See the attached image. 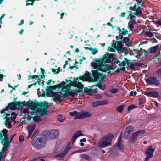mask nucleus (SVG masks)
Masks as SVG:
<instances>
[{
	"instance_id": "1",
	"label": "nucleus",
	"mask_w": 161,
	"mask_h": 161,
	"mask_svg": "<svg viewBox=\"0 0 161 161\" xmlns=\"http://www.w3.org/2000/svg\"><path fill=\"white\" fill-rule=\"evenodd\" d=\"M113 54H110L108 53L103 55L101 58H99L98 59L95 58L93 59L94 61L91 63L92 67L98 71L101 70V68L103 66V64H106L110 63L111 59L113 58Z\"/></svg>"
},
{
	"instance_id": "2",
	"label": "nucleus",
	"mask_w": 161,
	"mask_h": 161,
	"mask_svg": "<svg viewBox=\"0 0 161 161\" xmlns=\"http://www.w3.org/2000/svg\"><path fill=\"white\" fill-rule=\"evenodd\" d=\"M117 40H120L117 41L115 43H113L111 45V47L108 46V49L109 51L114 52V50L112 48L114 47V48L117 50H120L123 47L122 43H125L126 46L129 47L131 44L129 41V39L128 37H124L122 35H119L116 37Z\"/></svg>"
},
{
	"instance_id": "3",
	"label": "nucleus",
	"mask_w": 161,
	"mask_h": 161,
	"mask_svg": "<svg viewBox=\"0 0 161 161\" xmlns=\"http://www.w3.org/2000/svg\"><path fill=\"white\" fill-rule=\"evenodd\" d=\"M39 136V135H36L34 137L32 142V145L37 149L43 147L46 144L44 137H40Z\"/></svg>"
},
{
	"instance_id": "4",
	"label": "nucleus",
	"mask_w": 161,
	"mask_h": 161,
	"mask_svg": "<svg viewBox=\"0 0 161 161\" xmlns=\"http://www.w3.org/2000/svg\"><path fill=\"white\" fill-rule=\"evenodd\" d=\"M114 136L112 134H108L103 137L101 141L98 144L99 147H105L110 145L112 143V140Z\"/></svg>"
},
{
	"instance_id": "5",
	"label": "nucleus",
	"mask_w": 161,
	"mask_h": 161,
	"mask_svg": "<svg viewBox=\"0 0 161 161\" xmlns=\"http://www.w3.org/2000/svg\"><path fill=\"white\" fill-rule=\"evenodd\" d=\"M58 136L57 130H52L50 131H46L43 133V136L45 140H49L57 138Z\"/></svg>"
},
{
	"instance_id": "6",
	"label": "nucleus",
	"mask_w": 161,
	"mask_h": 161,
	"mask_svg": "<svg viewBox=\"0 0 161 161\" xmlns=\"http://www.w3.org/2000/svg\"><path fill=\"white\" fill-rule=\"evenodd\" d=\"M92 76L93 77L95 81H97L100 80L102 81L104 79L105 75L103 76V73H100L97 70H92Z\"/></svg>"
},
{
	"instance_id": "7",
	"label": "nucleus",
	"mask_w": 161,
	"mask_h": 161,
	"mask_svg": "<svg viewBox=\"0 0 161 161\" xmlns=\"http://www.w3.org/2000/svg\"><path fill=\"white\" fill-rule=\"evenodd\" d=\"M155 149L152 148V146H150L147 148L145 152L146 158H145V161H148L153 155Z\"/></svg>"
},
{
	"instance_id": "8",
	"label": "nucleus",
	"mask_w": 161,
	"mask_h": 161,
	"mask_svg": "<svg viewBox=\"0 0 161 161\" xmlns=\"http://www.w3.org/2000/svg\"><path fill=\"white\" fill-rule=\"evenodd\" d=\"M147 83L150 85H153L156 86H159L160 84L159 80L157 78L150 76L148 78L145 79Z\"/></svg>"
},
{
	"instance_id": "9",
	"label": "nucleus",
	"mask_w": 161,
	"mask_h": 161,
	"mask_svg": "<svg viewBox=\"0 0 161 161\" xmlns=\"http://www.w3.org/2000/svg\"><path fill=\"white\" fill-rule=\"evenodd\" d=\"M145 133L146 131L144 130H140L136 132L131 136L130 140V142L131 143L135 142L138 136H141L142 134H144Z\"/></svg>"
},
{
	"instance_id": "10",
	"label": "nucleus",
	"mask_w": 161,
	"mask_h": 161,
	"mask_svg": "<svg viewBox=\"0 0 161 161\" xmlns=\"http://www.w3.org/2000/svg\"><path fill=\"white\" fill-rule=\"evenodd\" d=\"M133 51L136 52L137 53L136 58H145L147 56L149 52L148 50H144L142 52H141L140 50L134 49Z\"/></svg>"
},
{
	"instance_id": "11",
	"label": "nucleus",
	"mask_w": 161,
	"mask_h": 161,
	"mask_svg": "<svg viewBox=\"0 0 161 161\" xmlns=\"http://www.w3.org/2000/svg\"><path fill=\"white\" fill-rule=\"evenodd\" d=\"M51 94H50L49 93H46V96L47 97H53L54 98L56 99L58 102H61L62 101V100L60 98L61 96L60 95L57 94L55 92H50Z\"/></svg>"
},
{
	"instance_id": "12",
	"label": "nucleus",
	"mask_w": 161,
	"mask_h": 161,
	"mask_svg": "<svg viewBox=\"0 0 161 161\" xmlns=\"http://www.w3.org/2000/svg\"><path fill=\"white\" fill-rule=\"evenodd\" d=\"M91 114H90L89 112H85L82 113L79 112L78 115H77L75 118H74V119H82L86 117H90L91 115Z\"/></svg>"
},
{
	"instance_id": "13",
	"label": "nucleus",
	"mask_w": 161,
	"mask_h": 161,
	"mask_svg": "<svg viewBox=\"0 0 161 161\" xmlns=\"http://www.w3.org/2000/svg\"><path fill=\"white\" fill-rule=\"evenodd\" d=\"M108 103V101L107 100H104L102 101H97L92 103V106L93 107H96L99 105L107 104Z\"/></svg>"
},
{
	"instance_id": "14",
	"label": "nucleus",
	"mask_w": 161,
	"mask_h": 161,
	"mask_svg": "<svg viewBox=\"0 0 161 161\" xmlns=\"http://www.w3.org/2000/svg\"><path fill=\"white\" fill-rule=\"evenodd\" d=\"M134 129V128L132 126H128L125 129L124 132V137L127 138L130 133L132 132Z\"/></svg>"
},
{
	"instance_id": "15",
	"label": "nucleus",
	"mask_w": 161,
	"mask_h": 161,
	"mask_svg": "<svg viewBox=\"0 0 161 161\" xmlns=\"http://www.w3.org/2000/svg\"><path fill=\"white\" fill-rule=\"evenodd\" d=\"M145 95L153 97H157L159 96V93L156 91L147 92L145 93Z\"/></svg>"
},
{
	"instance_id": "16",
	"label": "nucleus",
	"mask_w": 161,
	"mask_h": 161,
	"mask_svg": "<svg viewBox=\"0 0 161 161\" xmlns=\"http://www.w3.org/2000/svg\"><path fill=\"white\" fill-rule=\"evenodd\" d=\"M122 141V136L121 135L119 137L118 140L117 142L116 143L114 147H116L118 148V149L119 150H121L123 148L124 146L121 143Z\"/></svg>"
},
{
	"instance_id": "17",
	"label": "nucleus",
	"mask_w": 161,
	"mask_h": 161,
	"mask_svg": "<svg viewBox=\"0 0 161 161\" xmlns=\"http://www.w3.org/2000/svg\"><path fill=\"white\" fill-rule=\"evenodd\" d=\"M82 135L83 134L80 131H77L73 135V136L71 139V140L73 142L72 144L74 143V142L78 137Z\"/></svg>"
},
{
	"instance_id": "18",
	"label": "nucleus",
	"mask_w": 161,
	"mask_h": 161,
	"mask_svg": "<svg viewBox=\"0 0 161 161\" xmlns=\"http://www.w3.org/2000/svg\"><path fill=\"white\" fill-rule=\"evenodd\" d=\"M35 125H33L28 127V135L26 137L27 138H29L31 135L35 130Z\"/></svg>"
},
{
	"instance_id": "19",
	"label": "nucleus",
	"mask_w": 161,
	"mask_h": 161,
	"mask_svg": "<svg viewBox=\"0 0 161 161\" xmlns=\"http://www.w3.org/2000/svg\"><path fill=\"white\" fill-rule=\"evenodd\" d=\"M70 90L71 91H69V95L71 96L72 97H74V95L75 94L77 95L78 93L83 92V90H79L76 89H75L74 90Z\"/></svg>"
},
{
	"instance_id": "20",
	"label": "nucleus",
	"mask_w": 161,
	"mask_h": 161,
	"mask_svg": "<svg viewBox=\"0 0 161 161\" xmlns=\"http://www.w3.org/2000/svg\"><path fill=\"white\" fill-rule=\"evenodd\" d=\"M15 106H18L19 108L20 109H22L23 107L24 106L26 105L25 104V101H24L23 102H21L20 101H14Z\"/></svg>"
},
{
	"instance_id": "21",
	"label": "nucleus",
	"mask_w": 161,
	"mask_h": 161,
	"mask_svg": "<svg viewBox=\"0 0 161 161\" xmlns=\"http://www.w3.org/2000/svg\"><path fill=\"white\" fill-rule=\"evenodd\" d=\"M159 46L158 45H156L154 46L150 47L148 50L149 53L151 54L155 52L158 49Z\"/></svg>"
},
{
	"instance_id": "22",
	"label": "nucleus",
	"mask_w": 161,
	"mask_h": 161,
	"mask_svg": "<svg viewBox=\"0 0 161 161\" xmlns=\"http://www.w3.org/2000/svg\"><path fill=\"white\" fill-rule=\"evenodd\" d=\"M132 10L135 11L133 13L134 14L136 15V16H140L142 14V10L140 9V7H138L137 8H136L135 9H132Z\"/></svg>"
},
{
	"instance_id": "23",
	"label": "nucleus",
	"mask_w": 161,
	"mask_h": 161,
	"mask_svg": "<svg viewBox=\"0 0 161 161\" xmlns=\"http://www.w3.org/2000/svg\"><path fill=\"white\" fill-rule=\"evenodd\" d=\"M105 64H103V67L104 66L105 67L104 70H103L101 68V71L106 72L107 71H109L110 70H114V69L112 68V66L110 65H108L107 64L104 65Z\"/></svg>"
},
{
	"instance_id": "24",
	"label": "nucleus",
	"mask_w": 161,
	"mask_h": 161,
	"mask_svg": "<svg viewBox=\"0 0 161 161\" xmlns=\"http://www.w3.org/2000/svg\"><path fill=\"white\" fill-rule=\"evenodd\" d=\"M15 106V102H12L11 103H9L8 105L6 107V110H8L10 109V110H14V107Z\"/></svg>"
},
{
	"instance_id": "25",
	"label": "nucleus",
	"mask_w": 161,
	"mask_h": 161,
	"mask_svg": "<svg viewBox=\"0 0 161 161\" xmlns=\"http://www.w3.org/2000/svg\"><path fill=\"white\" fill-rule=\"evenodd\" d=\"M65 80L66 81V82H69L70 84V86H71L74 87H76L77 85V84L78 83V81L76 80H74L73 81H72L70 80H68L67 79H65Z\"/></svg>"
},
{
	"instance_id": "26",
	"label": "nucleus",
	"mask_w": 161,
	"mask_h": 161,
	"mask_svg": "<svg viewBox=\"0 0 161 161\" xmlns=\"http://www.w3.org/2000/svg\"><path fill=\"white\" fill-rule=\"evenodd\" d=\"M117 28L118 29V30H119L118 33L120 34H122V36H123V35H125L128 33V31L127 30H125L124 28H123L122 29V31H121V29L119 27H117Z\"/></svg>"
},
{
	"instance_id": "27",
	"label": "nucleus",
	"mask_w": 161,
	"mask_h": 161,
	"mask_svg": "<svg viewBox=\"0 0 161 161\" xmlns=\"http://www.w3.org/2000/svg\"><path fill=\"white\" fill-rule=\"evenodd\" d=\"M55 90L56 88L54 85H52L49 86H47V88L46 90V94L49 93V91L50 92H53V91Z\"/></svg>"
},
{
	"instance_id": "28",
	"label": "nucleus",
	"mask_w": 161,
	"mask_h": 161,
	"mask_svg": "<svg viewBox=\"0 0 161 161\" xmlns=\"http://www.w3.org/2000/svg\"><path fill=\"white\" fill-rule=\"evenodd\" d=\"M84 80H90L92 77V73L88 72L83 74Z\"/></svg>"
},
{
	"instance_id": "29",
	"label": "nucleus",
	"mask_w": 161,
	"mask_h": 161,
	"mask_svg": "<svg viewBox=\"0 0 161 161\" xmlns=\"http://www.w3.org/2000/svg\"><path fill=\"white\" fill-rule=\"evenodd\" d=\"M79 157L80 158L86 159L88 161H91L92 160L91 158L88 155L83 154H80Z\"/></svg>"
},
{
	"instance_id": "30",
	"label": "nucleus",
	"mask_w": 161,
	"mask_h": 161,
	"mask_svg": "<svg viewBox=\"0 0 161 161\" xmlns=\"http://www.w3.org/2000/svg\"><path fill=\"white\" fill-rule=\"evenodd\" d=\"M66 82H64V81L62 82V88L65 89L66 88L68 89H70V87L71 86H70V83L66 84Z\"/></svg>"
},
{
	"instance_id": "31",
	"label": "nucleus",
	"mask_w": 161,
	"mask_h": 161,
	"mask_svg": "<svg viewBox=\"0 0 161 161\" xmlns=\"http://www.w3.org/2000/svg\"><path fill=\"white\" fill-rule=\"evenodd\" d=\"M48 106V103L47 101H44V102H40V107L45 108V107L47 106Z\"/></svg>"
},
{
	"instance_id": "32",
	"label": "nucleus",
	"mask_w": 161,
	"mask_h": 161,
	"mask_svg": "<svg viewBox=\"0 0 161 161\" xmlns=\"http://www.w3.org/2000/svg\"><path fill=\"white\" fill-rule=\"evenodd\" d=\"M66 154V152H62L61 153H59L58 154H57L55 156V157L57 158H58L59 159L61 160L60 158H62L64 157Z\"/></svg>"
},
{
	"instance_id": "33",
	"label": "nucleus",
	"mask_w": 161,
	"mask_h": 161,
	"mask_svg": "<svg viewBox=\"0 0 161 161\" xmlns=\"http://www.w3.org/2000/svg\"><path fill=\"white\" fill-rule=\"evenodd\" d=\"M8 143H4L3 145L2 149V152L4 153L5 151H7L8 148Z\"/></svg>"
},
{
	"instance_id": "34",
	"label": "nucleus",
	"mask_w": 161,
	"mask_h": 161,
	"mask_svg": "<svg viewBox=\"0 0 161 161\" xmlns=\"http://www.w3.org/2000/svg\"><path fill=\"white\" fill-rule=\"evenodd\" d=\"M144 34L149 37H152L153 36L154 32H150V31L145 32Z\"/></svg>"
},
{
	"instance_id": "35",
	"label": "nucleus",
	"mask_w": 161,
	"mask_h": 161,
	"mask_svg": "<svg viewBox=\"0 0 161 161\" xmlns=\"http://www.w3.org/2000/svg\"><path fill=\"white\" fill-rule=\"evenodd\" d=\"M78 83L77 84V86L76 87L78 89H80V90H83L84 88V85L82 83L78 81Z\"/></svg>"
},
{
	"instance_id": "36",
	"label": "nucleus",
	"mask_w": 161,
	"mask_h": 161,
	"mask_svg": "<svg viewBox=\"0 0 161 161\" xmlns=\"http://www.w3.org/2000/svg\"><path fill=\"white\" fill-rule=\"evenodd\" d=\"M48 107V106L46 107L45 108L41 110L40 113V115L42 116L44 115H45L47 114V108Z\"/></svg>"
},
{
	"instance_id": "37",
	"label": "nucleus",
	"mask_w": 161,
	"mask_h": 161,
	"mask_svg": "<svg viewBox=\"0 0 161 161\" xmlns=\"http://www.w3.org/2000/svg\"><path fill=\"white\" fill-rule=\"evenodd\" d=\"M70 90V89H69L65 90L64 94H63V96L64 98H66L69 95V91Z\"/></svg>"
},
{
	"instance_id": "38",
	"label": "nucleus",
	"mask_w": 161,
	"mask_h": 161,
	"mask_svg": "<svg viewBox=\"0 0 161 161\" xmlns=\"http://www.w3.org/2000/svg\"><path fill=\"white\" fill-rule=\"evenodd\" d=\"M145 102V100L144 98L141 97L139 98V105H141L144 104Z\"/></svg>"
},
{
	"instance_id": "39",
	"label": "nucleus",
	"mask_w": 161,
	"mask_h": 161,
	"mask_svg": "<svg viewBox=\"0 0 161 161\" xmlns=\"http://www.w3.org/2000/svg\"><path fill=\"white\" fill-rule=\"evenodd\" d=\"M79 114V112L78 113L76 111H74L72 112H70L69 113V114L71 116H75V117L74 118H75L77 115Z\"/></svg>"
},
{
	"instance_id": "40",
	"label": "nucleus",
	"mask_w": 161,
	"mask_h": 161,
	"mask_svg": "<svg viewBox=\"0 0 161 161\" xmlns=\"http://www.w3.org/2000/svg\"><path fill=\"white\" fill-rule=\"evenodd\" d=\"M124 108V105H120L116 108L118 112L119 113H121Z\"/></svg>"
},
{
	"instance_id": "41",
	"label": "nucleus",
	"mask_w": 161,
	"mask_h": 161,
	"mask_svg": "<svg viewBox=\"0 0 161 161\" xmlns=\"http://www.w3.org/2000/svg\"><path fill=\"white\" fill-rule=\"evenodd\" d=\"M40 102H37L36 100L34 101V108L40 107Z\"/></svg>"
},
{
	"instance_id": "42",
	"label": "nucleus",
	"mask_w": 161,
	"mask_h": 161,
	"mask_svg": "<svg viewBox=\"0 0 161 161\" xmlns=\"http://www.w3.org/2000/svg\"><path fill=\"white\" fill-rule=\"evenodd\" d=\"M137 106L134 105H131L128 106L127 108V110L129 111L130 110H132L135 108H136Z\"/></svg>"
},
{
	"instance_id": "43",
	"label": "nucleus",
	"mask_w": 161,
	"mask_h": 161,
	"mask_svg": "<svg viewBox=\"0 0 161 161\" xmlns=\"http://www.w3.org/2000/svg\"><path fill=\"white\" fill-rule=\"evenodd\" d=\"M57 119L60 122H63L64 120V117L61 115H58L57 116Z\"/></svg>"
},
{
	"instance_id": "44",
	"label": "nucleus",
	"mask_w": 161,
	"mask_h": 161,
	"mask_svg": "<svg viewBox=\"0 0 161 161\" xmlns=\"http://www.w3.org/2000/svg\"><path fill=\"white\" fill-rule=\"evenodd\" d=\"M155 74L160 77L161 76V68H159L156 71Z\"/></svg>"
},
{
	"instance_id": "45",
	"label": "nucleus",
	"mask_w": 161,
	"mask_h": 161,
	"mask_svg": "<svg viewBox=\"0 0 161 161\" xmlns=\"http://www.w3.org/2000/svg\"><path fill=\"white\" fill-rule=\"evenodd\" d=\"M34 102H31L29 104L28 106V108H29L32 109L33 108H34V106H33Z\"/></svg>"
},
{
	"instance_id": "46",
	"label": "nucleus",
	"mask_w": 161,
	"mask_h": 161,
	"mask_svg": "<svg viewBox=\"0 0 161 161\" xmlns=\"http://www.w3.org/2000/svg\"><path fill=\"white\" fill-rule=\"evenodd\" d=\"M1 131L2 132L3 136H8L7 134L8 130L6 129H3V130H1Z\"/></svg>"
},
{
	"instance_id": "47",
	"label": "nucleus",
	"mask_w": 161,
	"mask_h": 161,
	"mask_svg": "<svg viewBox=\"0 0 161 161\" xmlns=\"http://www.w3.org/2000/svg\"><path fill=\"white\" fill-rule=\"evenodd\" d=\"M54 86H55L56 89V88H58V89H59L61 88H62L63 86L62 85V82H61L60 84H57Z\"/></svg>"
},
{
	"instance_id": "48",
	"label": "nucleus",
	"mask_w": 161,
	"mask_h": 161,
	"mask_svg": "<svg viewBox=\"0 0 161 161\" xmlns=\"http://www.w3.org/2000/svg\"><path fill=\"white\" fill-rule=\"evenodd\" d=\"M90 90H91V89H88L87 87H86L84 88L83 90V89L82 92L85 93H88L90 92Z\"/></svg>"
},
{
	"instance_id": "49",
	"label": "nucleus",
	"mask_w": 161,
	"mask_h": 161,
	"mask_svg": "<svg viewBox=\"0 0 161 161\" xmlns=\"http://www.w3.org/2000/svg\"><path fill=\"white\" fill-rule=\"evenodd\" d=\"M118 91V89L114 88H112L110 91V92L113 93H116Z\"/></svg>"
},
{
	"instance_id": "50",
	"label": "nucleus",
	"mask_w": 161,
	"mask_h": 161,
	"mask_svg": "<svg viewBox=\"0 0 161 161\" xmlns=\"http://www.w3.org/2000/svg\"><path fill=\"white\" fill-rule=\"evenodd\" d=\"M98 52L97 48H93V50H92L91 51V53L93 55H95L96 53H97Z\"/></svg>"
},
{
	"instance_id": "51",
	"label": "nucleus",
	"mask_w": 161,
	"mask_h": 161,
	"mask_svg": "<svg viewBox=\"0 0 161 161\" xmlns=\"http://www.w3.org/2000/svg\"><path fill=\"white\" fill-rule=\"evenodd\" d=\"M135 64H133L132 63H131L130 64V66L129 67V68L132 70H135Z\"/></svg>"
},
{
	"instance_id": "52",
	"label": "nucleus",
	"mask_w": 161,
	"mask_h": 161,
	"mask_svg": "<svg viewBox=\"0 0 161 161\" xmlns=\"http://www.w3.org/2000/svg\"><path fill=\"white\" fill-rule=\"evenodd\" d=\"M128 29H130V30H132V29L134 28V26L133 24L131 23L130 24L129 23L128 25Z\"/></svg>"
},
{
	"instance_id": "53",
	"label": "nucleus",
	"mask_w": 161,
	"mask_h": 161,
	"mask_svg": "<svg viewBox=\"0 0 161 161\" xmlns=\"http://www.w3.org/2000/svg\"><path fill=\"white\" fill-rule=\"evenodd\" d=\"M136 15L134 14H132L130 16V19H135L136 18Z\"/></svg>"
},
{
	"instance_id": "54",
	"label": "nucleus",
	"mask_w": 161,
	"mask_h": 161,
	"mask_svg": "<svg viewBox=\"0 0 161 161\" xmlns=\"http://www.w3.org/2000/svg\"><path fill=\"white\" fill-rule=\"evenodd\" d=\"M4 143H8V139L7 136H4Z\"/></svg>"
},
{
	"instance_id": "55",
	"label": "nucleus",
	"mask_w": 161,
	"mask_h": 161,
	"mask_svg": "<svg viewBox=\"0 0 161 161\" xmlns=\"http://www.w3.org/2000/svg\"><path fill=\"white\" fill-rule=\"evenodd\" d=\"M125 61H126L127 67H129L130 66V64H131L129 62V60H128L126 58H125Z\"/></svg>"
},
{
	"instance_id": "56",
	"label": "nucleus",
	"mask_w": 161,
	"mask_h": 161,
	"mask_svg": "<svg viewBox=\"0 0 161 161\" xmlns=\"http://www.w3.org/2000/svg\"><path fill=\"white\" fill-rule=\"evenodd\" d=\"M137 94V92L136 91L134 92L133 91H131L130 93V95L131 96H136Z\"/></svg>"
},
{
	"instance_id": "57",
	"label": "nucleus",
	"mask_w": 161,
	"mask_h": 161,
	"mask_svg": "<svg viewBox=\"0 0 161 161\" xmlns=\"http://www.w3.org/2000/svg\"><path fill=\"white\" fill-rule=\"evenodd\" d=\"M98 81H99L97 83V84L96 85V86L100 88H101L102 86L101 85V81H100V80H99Z\"/></svg>"
},
{
	"instance_id": "58",
	"label": "nucleus",
	"mask_w": 161,
	"mask_h": 161,
	"mask_svg": "<svg viewBox=\"0 0 161 161\" xmlns=\"http://www.w3.org/2000/svg\"><path fill=\"white\" fill-rule=\"evenodd\" d=\"M153 22L155 24H158L159 25H161V19H159L158 20L154 21Z\"/></svg>"
},
{
	"instance_id": "59",
	"label": "nucleus",
	"mask_w": 161,
	"mask_h": 161,
	"mask_svg": "<svg viewBox=\"0 0 161 161\" xmlns=\"http://www.w3.org/2000/svg\"><path fill=\"white\" fill-rule=\"evenodd\" d=\"M34 121L35 122H39L40 120L38 116H35L33 118Z\"/></svg>"
},
{
	"instance_id": "60",
	"label": "nucleus",
	"mask_w": 161,
	"mask_h": 161,
	"mask_svg": "<svg viewBox=\"0 0 161 161\" xmlns=\"http://www.w3.org/2000/svg\"><path fill=\"white\" fill-rule=\"evenodd\" d=\"M24 136L22 135H20L19 137V140L20 142H21L24 141Z\"/></svg>"
},
{
	"instance_id": "61",
	"label": "nucleus",
	"mask_w": 161,
	"mask_h": 161,
	"mask_svg": "<svg viewBox=\"0 0 161 161\" xmlns=\"http://www.w3.org/2000/svg\"><path fill=\"white\" fill-rule=\"evenodd\" d=\"M135 65L137 66H141L142 65H144V64L142 63H135Z\"/></svg>"
},
{
	"instance_id": "62",
	"label": "nucleus",
	"mask_w": 161,
	"mask_h": 161,
	"mask_svg": "<svg viewBox=\"0 0 161 161\" xmlns=\"http://www.w3.org/2000/svg\"><path fill=\"white\" fill-rule=\"evenodd\" d=\"M71 147L68 144L66 147V148L65 150V152L67 153V152L70 149Z\"/></svg>"
},
{
	"instance_id": "63",
	"label": "nucleus",
	"mask_w": 161,
	"mask_h": 161,
	"mask_svg": "<svg viewBox=\"0 0 161 161\" xmlns=\"http://www.w3.org/2000/svg\"><path fill=\"white\" fill-rule=\"evenodd\" d=\"M136 1L137 2L136 5H137L138 6H139L142 3V0H136Z\"/></svg>"
},
{
	"instance_id": "64",
	"label": "nucleus",
	"mask_w": 161,
	"mask_h": 161,
	"mask_svg": "<svg viewBox=\"0 0 161 161\" xmlns=\"http://www.w3.org/2000/svg\"><path fill=\"white\" fill-rule=\"evenodd\" d=\"M35 75H29L28 76V80H29L30 79L32 78V79H33L35 78Z\"/></svg>"
}]
</instances>
